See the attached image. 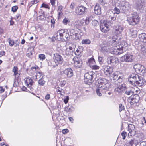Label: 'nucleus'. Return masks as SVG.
Segmentation results:
<instances>
[{
	"label": "nucleus",
	"mask_w": 146,
	"mask_h": 146,
	"mask_svg": "<svg viewBox=\"0 0 146 146\" xmlns=\"http://www.w3.org/2000/svg\"><path fill=\"white\" fill-rule=\"evenodd\" d=\"M132 15L131 17L128 18L127 21L130 25H135L139 22L140 18L137 13H134Z\"/></svg>",
	"instance_id": "nucleus-4"
},
{
	"label": "nucleus",
	"mask_w": 146,
	"mask_h": 146,
	"mask_svg": "<svg viewBox=\"0 0 146 146\" xmlns=\"http://www.w3.org/2000/svg\"><path fill=\"white\" fill-rule=\"evenodd\" d=\"M130 102L131 105H133L134 104L138 102L139 100V97L137 94L134 95L132 97L130 98Z\"/></svg>",
	"instance_id": "nucleus-19"
},
{
	"label": "nucleus",
	"mask_w": 146,
	"mask_h": 146,
	"mask_svg": "<svg viewBox=\"0 0 146 146\" xmlns=\"http://www.w3.org/2000/svg\"><path fill=\"white\" fill-rule=\"evenodd\" d=\"M8 41L9 43V45L10 46H12L14 44V42L13 40L10 38H9Z\"/></svg>",
	"instance_id": "nucleus-44"
},
{
	"label": "nucleus",
	"mask_w": 146,
	"mask_h": 146,
	"mask_svg": "<svg viewBox=\"0 0 146 146\" xmlns=\"http://www.w3.org/2000/svg\"><path fill=\"white\" fill-rule=\"evenodd\" d=\"M66 31V30L64 29H61L58 31L57 33V36H58V35H59L60 37V39H61Z\"/></svg>",
	"instance_id": "nucleus-33"
},
{
	"label": "nucleus",
	"mask_w": 146,
	"mask_h": 146,
	"mask_svg": "<svg viewBox=\"0 0 146 146\" xmlns=\"http://www.w3.org/2000/svg\"><path fill=\"white\" fill-rule=\"evenodd\" d=\"M93 13L97 15H100L101 13V10H94Z\"/></svg>",
	"instance_id": "nucleus-51"
},
{
	"label": "nucleus",
	"mask_w": 146,
	"mask_h": 146,
	"mask_svg": "<svg viewBox=\"0 0 146 146\" xmlns=\"http://www.w3.org/2000/svg\"><path fill=\"white\" fill-rule=\"evenodd\" d=\"M99 88L103 89V92L106 93L110 88L109 81L105 78H99L97 80Z\"/></svg>",
	"instance_id": "nucleus-2"
},
{
	"label": "nucleus",
	"mask_w": 146,
	"mask_h": 146,
	"mask_svg": "<svg viewBox=\"0 0 146 146\" xmlns=\"http://www.w3.org/2000/svg\"><path fill=\"white\" fill-rule=\"evenodd\" d=\"M124 92L126 94L128 95H132L133 94V91H132V88L130 87L129 88H126Z\"/></svg>",
	"instance_id": "nucleus-26"
},
{
	"label": "nucleus",
	"mask_w": 146,
	"mask_h": 146,
	"mask_svg": "<svg viewBox=\"0 0 146 146\" xmlns=\"http://www.w3.org/2000/svg\"><path fill=\"white\" fill-rule=\"evenodd\" d=\"M65 110L66 111L69 112H71L73 111L74 110V108L73 106L72 105H69L66 107Z\"/></svg>",
	"instance_id": "nucleus-31"
},
{
	"label": "nucleus",
	"mask_w": 146,
	"mask_h": 146,
	"mask_svg": "<svg viewBox=\"0 0 146 146\" xmlns=\"http://www.w3.org/2000/svg\"><path fill=\"white\" fill-rule=\"evenodd\" d=\"M32 52L31 51H28L27 52L26 56L29 58L32 57Z\"/></svg>",
	"instance_id": "nucleus-50"
},
{
	"label": "nucleus",
	"mask_w": 146,
	"mask_h": 146,
	"mask_svg": "<svg viewBox=\"0 0 146 146\" xmlns=\"http://www.w3.org/2000/svg\"><path fill=\"white\" fill-rule=\"evenodd\" d=\"M102 70L104 74L108 77L110 76L113 72V68L108 66H103Z\"/></svg>",
	"instance_id": "nucleus-8"
},
{
	"label": "nucleus",
	"mask_w": 146,
	"mask_h": 146,
	"mask_svg": "<svg viewBox=\"0 0 146 146\" xmlns=\"http://www.w3.org/2000/svg\"><path fill=\"white\" fill-rule=\"evenodd\" d=\"M139 37L141 41L144 43L146 42V34L145 33H143L140 34Z\"/></svg>",
	"instance_id": "nucleus-25"
},
{
	"label": "nucleus",
	"mask_w": 146,
	"mask_h": 146,
	"mask_svg": "<svg viewBox=\"0 0 146 146\" xmlns=\"http://www.w3.org/2000/svg\"><path fill=\"white\" fill-rule=\"evenodd\" d=\"M5 91V89L2 87L0 86V94H2V93Z\"/></svg>",
	"instance_id": "nucleus-61"
},
{
	"label": "nucleus",
	"mask_w": 146,
	"mask_h": 146,
	"mask_svg": "<svg viewBox=\"0 0 146 146\" xmlns=\"http://www.w3.org/2000/svg\"><path fill=\"white\" fill-rule=\"evenodd\" d=\"M103 89H102L101 88H98L96 90V92L97 95L99 96H100L102 95V94L101 93H102L103 94H105L106 93L103 92Z\"/></svg>",
	"instance_id": "nucleus-32"
},
{
	"label": "nucleus",
	"mask_w": 146,
	"mask_h": 146,
	"mask_svg": "<svg viewBox=\"0 0 146 146\" xmlns=\"http://www.w3.org/2000/svg\"><path fill=\"white\" fill-rule=\"evenodd\" d=\"M80 24L79 25L80 26L82 25L85 22V19H81L79 21Z\"/></svg>",
	"instance_id": "nucleus-60"
},
{
	"label": "nucleus",
	"mask_w": 146,
	"mask_h": 146,
	"mask_svg": "<svg viewBox=\"0 0 146 146\" xmlns=\"http://www.w3.org/2000/svg\"><path fill=\"white\" fill-rule=\"evenodd\" d=\"M56 92L57 94H60L61 95H63L64 93V90L60 87H58L56 88Z\"/></svg>",
	"instance_id": "nucleus-34"
},
{
	"label": "nucleus",
	"mask_w": 146,
	"mask_h": 146,
	"mask_svg": "<svg viewBox=\"0 0 146 146\" xmlns=\"http://www.w3.org/2000/svg\"><path fill=\"white\" fill-rule=\"evenodd\" d=\"M123 30V28L120 26H117L115 27V34L117 36H119L121 34Z\"/></svg>",
	"instance_id": "nucleus-21"
},
{
	"label": "nucleus",
	"mask_w": 146,
	"mask_h": 146,
	"mask_svg": "<svg viewBox=\"0 0 146 146\" xmlns=\"http://www.w3.org/2000/svg\"><path fill=\"white\" fill-rule=\"evenodd\" d=\"M108 22L104 21L103 23H101L100 25V29L102 32L106 33L109 30L110 26Z\"/></svg>",
	"instance_id": "nucleus-9"
},
{
	"label": "nucleus",
	"mask_w": 146,
	"mask_h": 146,
	"mask_svg": "<svg viewBox=\"0 0 146 146\" xmlns=\"http://www.w3.org/2000/svg\"><path fill=\"white\" fill-rule=\"evenodd\" d=\"M41 13H40L39 11L38 16V17L40 19L42 20L44 19V12L42 10H40Z\"/></svg>",
	"instance_id": "nucleus-35"
},
{
	"label": "nucleus",
	"mask_w": 146,
	"mask_h": 146,
	"mask_svg": "<svg viewBox=\"0 0 146 146\" xmlns=\"http://www.w3.org/2000/svg\"><path fill=\"white\" fill-rule=\"evenodd\" d=\"M63 73L68 78L71 77L73 75V70L71 68H67L65 69Z\"/></svg>",
	"instance_id": "nucleus-23"
},
{
	"label": "nucleus",
	"mask_w": 146,
	"mask_h": 146,
	"mask_svg": "<svg viewBox=\"0 0 146 146\" xmlns=\"http://www.w3.org/2000/svg\"><path fill=\"white\" fill-rule=\"evenodd\" d=\"M73 60L74 62V66L76 68H80L82 66V61L77 57H74Z\"/></svg>",
	"instance_id": "nucleus-16"
},
{
	"label": "nucleus",
	"mask_w": 146,
	"mask_h": 146,
	"mask_svg": "<svg viewBox=\"0 0 146 146\" xmlns=\"http://www.w3.org/2000/svg\"><path fill=\"white\" fill-rule=\"evenodd\" d=\"M119 111L121 112L122 110H124V106L122 105V104H120L119 105Z\"/></svg>",
	"instance_id": "nucleus-54"
},
{
	"label": "nucleus",
	"mask_w": 146,
	"mask_h": 146,
	"mask_svg": "<svg viewBox=\"0 0 146 146\" xmlns=\"http://www.w3.org/2000/svg\"><path fill=\"white\" fill-rule=\"evenodd\" d=\"M128 46V44L125 41H123L121 43L118 42L117 46L113 48L111 54L115 55L121 54L127 49Z\"/></svg>",
	"instance_id": "nucleus-1"
},
{
	"label": "nucleus",
	"mask_w": 146,
	"mask_h": 146,
	"mask_svg": "<svg viewBox=\"0 0 146 146\" xmlns=\"http://www.w3.org/2000/svg\"><path fill=\"white\" fill-rule=\"evenodd\" d=\"M76 13L77 15H81L85 13V10L83 11L82 10H75Z\"/></svg>",
	"instance_id": "nucleus-39"
},
{
	"label": "nucleus",
	"mask_w": 146,
	"mask_h": 146,
	"mask_svg": "<svg viewBox=\"0 0 146 146\" xmlns=\"http://www.w3.org/2000/svg\"><path fill=\"white\" fill-rule=\"evenodd\" d=\"M70 34L71 36L73 35L75 36V38L76 40L79 39V37H78V34L76 33L74 30L72 29L70 30Z\"/></svg>",
	"instance_id": "nucleus-27"
},
{
	"label": "nucleus",
	"mask_w": 146,
	"mask_h": 146,
	"mask_svg": "<svg viewBox=\"0 0 146 146\" xmlns=\"http://www.w3.org/2000/svg\"><path fill=\"white\" fill-rule=\"evenodd\" d=\"M133 68L135 71L138 72H143L145 71L144 67L140 64H135Z\"/></svg>",
	"instance_id": "nucleus-17"
},
{
	"label": "nucleus",
	"mask_w": 146,
	"mask_h": 146,
	"mask_svg": "<svg viewBox=\"0 0 146 146\" xmlns=\"http://www.w3.org/2000/svg\"><path fill=\"white\" fill-rule=\"evenodd\" d=\"M46 82L43 80V78H41L38 81V83L40 86H43L45 84Z\"/></svg>",
	"instance_id": "nucleus-38"
},
{
	"label": "nucleus",
	"mask_w": 146,
	"mask_h": 146,
	"mask_svg": "<svg viewBox=\"0 0 146 146\" xmlns=\"http://www.w3.org/2000/svg\"><path fill=\"white\" fill-rule=\"evenodd\" d=\"M126 89V86L125 84H122L121 85L115 88L114 91L115 92L119 94H121L123 92H124L125 90Z\"/></svg>",
	"instance_id": "nucleus-15"
},
{
	"label": "nucleus",
	"mask_w": 146,
	"mask_h": 146,
	"mask_svg": "<svg viewBox=\"0 0 146 146\" xmlns=\"http://www.w3.org/2000/svg\"><path fill=\"white\" fill-rule=\"evenodd\" d=\"M121 135L122 136V139H125V137L127 136V133L123 131L121 133Z\"/></svg>",
	"instance_id": "nucleus-57"
},
{
	"label": "nucleus",
	"mask_w": 146,
	"mask_h": 146,
	"mask_svg": "<svg viewBox=\"0 0 146 146\" xmlns=\"http://www.w3.org/2000/svg\"><path fill=\"white\" fill-rule=\"evenodd\" d=\"M130 32H131V35L133 37H135L136 36L137 31L135 30H134L133 29L130 30Z\"/></svg>",
	"instance_id": "nucleus-45"
},
{
	"label": "nucleus",
	"mask_w": 146,
	"mask_h": 146,
	"mask_svg": "<svg viewBox=\"0 0 146 146\" xmlns=\"http://www.w3.org/2000/svg\"><path fill=\"white\" fill-rule=\"evenodd\" d=\"M82 43L83 44H89L90 43L91 41L88 39H83L82 41Z\"/></svg>",
	"instance_id": "nucleus-37"
},
{
	"label": "nucleus",
	"mask_w": 146,
	"mask_h": 146,
	"mask_svg": "<svg viewBox=\"0 0 146 146\" xmlns=\"http://www.w3.org/2000/svg\"><path fill=\"white\" fill-rule=\"evenodd\" d=\"M106 42H103L101 44V52L105 55H106L108 51V48H107V44Z\"/></svg>",
	"instance_id": "nucleus-18"
},
{
	"label": "nucleus",
	"mask_w": 146,
	"mask_h": 146,
	"mask_svg": "<svg viewBox=\"0 0 146 146\" xmlns=\"http://www.w3.org/2000/svg\"><path fill=\"white\" fill-rule=\"evenodd\" d=\"M140 144V146H146V141L142 142Z\"/></svg>",
	"instance_id": "nucleus-64"
},
{
	"label": "nucleus",
	"mask_w": 146,
	"mask_h": 146,
	"mask_svg": "<svg viewBox=\"0 0 146 146\" xmlns=\"http://www.w3.org/2000/svg\"><path fill=\"white\" fill-rule=\"evenodd\" d=\"M39 57L40 59L42 60H43L45 58V55L44 54H40L39 56Z\"/></svg>",
	"instance_id": "nucleus-55"
},
{
	"label": "nucleus",
	"mask_w": 146,
	"mask_h": 146,
	"mask_svg": "<svg viewBox=\"0 0 146 146\" xmlns=\"http://www.w3.org/2000/svg\"><path fill=\"white\" fill-rule=\"evenodd\" d=\"M12 71L13 72V75L15 77L19 75V74L18 73V68L17 66H14Z\"/></svg>",
	"instance_id": "nucleus-28"
},
{
	"label": "nucleus",
	"mask_w": 146,
	"mask_h": 146,
	"mask_svg": "<svg viewBox=\"0 0 146 146\" xmlns=\"http://www.w3.org/2000/svg\"><path fill=\"white\" fill-rule=\"evenodd\" d=\"M70 21V20L66 18H65L63 20V23L65 25H67L68 23H69Z\"/></svg>",
	"instance_id": "nucleus-49"
},
{
	"label": "nucleus",
	"mask_w": 146,
	"mask_h": 146,
	"mask_svg": "<svg viewBox=\"0 0 146 146\" xmlns=\"http://www.w3.org/2000/svg\"><path fill=\"white\" fill-rule=\"evenodd\" d=\"M144 84V83L142 80H141L139 78V79L137 80L135 83V85H137L139 86H141Z\"/></svg>",
	"instance_id": "nucleus-36"
},
{
	"label": "nucleus",
	"mask_w": 146,
	"mask_h": 146,
	"mask_svg": "<svg viewBox=\"0 0 146 146\" xmlns=\"http://www.w3.org/2000/svg\"><path fill=\"white\" fill-rule=\"evenodd\" d=\"M91 66V68L93 69H94V70L99 69V68H100L99 66H98L97 65H93Z\"/></svg>",
	"instance_id": "nucleus-58"
},
{
	"label": "nucleus",
	"mask_w": 146,
	"mask_h": 146,
	"mask_svg": "<svg viewBox=\"0 0 146 146\" xmlns=\"http://www.w3.org/2000/svg\"><path fill=\"white\" fill-rule=\"evenodd\" d=\"M139 79V77L137 74H131L128 79L130 83L133 85H135V83L137 80Z\"/></svg>",
	"instance_id": "nucleus-14"
},
{
	"label": "nucleus",
	"mask_w": 146,
	"mask_h": 146,
	"mask_svg": "<svg viewBox=\"0 0 146 146\" xmlns=\"http://www.w3.org/2000/svg\"><path fill=\"white\" fill-rule=\"evenodd\" d=\"M66 48L67 49L69 48L70 50L73 51L76 48L75 45L72 43H70L68 45L67 44L66 46Z\"/></svg>",
	"instance_id": "nucleus-24"
},
{
	"label": "nucleus",
	"mask_w": 146,
	"mask_h": 146,
	"mask_svg": "<svg viewBox=\"0 0 146 146\" xmlns=\"http://www.w3.org/2000/svg\"><path fill=\"white\" fill-rule=\"evenodd\" d=\"M88 62L90 65L94 64L95 63V61L93 58H91L89 59Z\"/></svg>",
	"instance_id": "nucleus-47"
},
{
	"label": "nucleus",
	"mask_w": 146,
	"mask_h": 146,
	"mask_svg": "<svg viewBox=\"0 0 146 146\" xmlns=\"http://www.w3.org/2000/svg\"><path fill=\"white\" fill-rule=\"evenodd\" d=\"M69 36V34L68 33V32L66 30L65 32L64 33L63 35L62 36V38L61 39L63 38L64 40V38H66L67 39Z\"/></svg>",
	"instance_id": "nucleus-42"
},
{
	"label": "nucleus",
	"mask_w": 146,
	"mask_h": 146,
	"mask_svg": "<svg viewBox=\"0 0 146 146\" xmlns=\"http://www.w3.org/2000/svg\"><path fill=\"white\" fill-rule=\"evenodd\" d=\"M92 18H93V17L92 16L86 17V19H85V24L86 25H88L89 22L92 20Z\"/></svg>",
	"instance_id": "nucleus-40"
},
{
	"label": "nucleus",
	"mask_w": 146,
	"mask_h": 146,
	"mask_svg": "<svg viewBox=\"0 0 146 146\" xmlns=\"http://www.w3.org/2000/svg\"><path fill=\"white\" fill-rule=\"evenodd\" d=\"M110 2L109 0H102L101 1V3L102 5H104V4H107Z\"/></svg>",
	"instance_id": "nucleus-56"
},
{
	"label": "nucleus",
	"mask_w": 146,
	"mask_h": 146,
	"mask_svg": "<svg viewBox=\"0 0 146 146\" xmlns=\"http://www.w3.org/2000/svg\"><path fill=\"white\" fill-rule=\"evenodd\" d=\"M7 95L6 93L3 94H0V106H1L4 100L7 97Z\"/></svg>",
	"instance_id": "nucleus-30"
},
{
	"label": "nucleus",
	"mask_w": 146,
	"mask_h": 146,
	"mask_svg": "<svg viewBox=\"0 0 146 146\" xmlns=\"http://www.w3.org/2000/svg\"><path fill=\"white\" fill-rule=\"evenodd\" d=\"M134 59L133 55L128 53L123 56L121 58V60L122 61L131 62L133 61Z\"/></svg>",
	"instance_id": "nucleus-10"
},
{
	"label": "nucleus",
	"mask_w": 146,
	"mask_h": 146,
	"mask_svg": "<svg viewBox=\"0 0 146 146\" xmlns=\"http://www.w3.org/2000/svg\"><path fill=\"white\" fill-rule=\"evenodd\" d=\"M53 59L56 66L59 64H62L63 61L62 57L60 55L57 53L54 54Z\"/></svg>",
	"instance_id": "nucleus-13"
},
{
	"label": "nucleus",
	"mask_w": 146,
	"mask_h": 146,
	"mask_svg": "<svg viewBox=\"0 0 146 146\" xmlns=\"http://www.w3.org/2000/svg\"><path fill=\"white\" fill-rule=\"evenodd\" d=\"M141 50L143 54L146 53V45L144 44L141 46Z\"/></svg>",
	"instance_id": "nucleus-41"
},
{
	"label": "nucleus",
	"mask_w": 146,
	"mask_h": 146,
	"mask_svg": "<svg viewBox=\"0 0 146 146\" xmlns=\"http://www.w3.org/2000/svg\"><path fill=\"white\" fill-rule=\"evenodd\" d=\"M66 81L64 80H62L60 81L59 85L61 87H63L66 84Z\"/></svg>",
	"instance_id": "nucleus-53"
},
{
	"label": "nucleus",
	"mask_w": 146,
	"mask_h": 146,
	"mask_svg": "<svg viewBox=\"0 0 146 146\" xmlns=\"http://www.w3.org/2000/svg\"><path fill=\"white\" fill-rule=\"evenodd\" d=\"M31 70L33 72H35L36 74L35 76H33L34 79L39 80L41 78H43L42 73L38 71L39 70V68L37 66L32 67L31 68Z\"/></svg>",
	"instance_id": "nucleus-5"
},
{
	"label": "nucleus",
	"mask_w": 146,
	"mask_h": 146,
	"mask_svg": "<svg viewBox=\"0 0 146 146\" xmlns=\"http://www.w3.org/2000/svg\"><path fill=\"white\" fill-rule=\"evenodd\" d=\"M120 1L118 0H113L112 3L114 5H115V7L114 8V9H119V8L117 7L119 6L120 5L119 4Z\"/></svg>",
	"instance_id": "nucleus-29"
},
{
	"label": "nucleus",
	"mask_w": 146,
	"mask_h": 146,
	"mask_svg": "<svg viewBox=\"0 0 146 146\" xmlns=\"http://www.w3.org/2000/svg\"><path fill=\"white\" fill-rule=\"evenodd\" d=\"M25 82L27 87V88L23 86L22 89L23 91L30 92L33 90V80L29 77L25 78L24 79Z\"/></svg>",
	"instance_id": "nucleus-3"
},
{
	"label": "nucleus",
	"mask_w": 146,
	"mask_h": 146,
	"mask_svg": "<svg viewBox=\"0 0 146 146\" xmlns=\"http://www.w3.org/2000/svg\"><path fill=\"white\" fill-rule=\"evenodd\" d=\"M128 128L129 131V133L128 134V136H132L134 135L135 132V126L132 124H130L128 125Z\"/></svg>",
	"instance_id": "nucleus-20"
},
{
	"label": "nucleus",
	"mask_w": 146,
	"mask_h": 146,
	"mask_svg": "<svg viewBox=\"0 0 146 146\" xmlns=\"http://www.w3.org/2000/svg\"><path fill=\"white\" fill-rule=\"evenodd\" d=\"M13 86L15 87H16L18 85V82H17L15 80L13 83Z\"/></svg>",
	"instance_id": "nucleus-63"
},
{
	"label": "nucleus",
	"mask_w": 146,
	"mask_h": 146,
	"mask_svg": "<svg viewBox=\"0 0 146 146\" xmlns=\"http://www.w3.org/2000/svg\"><path fill=\"white\" fill-rule=\"evenodd\" d=\"M41 7L44 8H45L49 9L50 8L49 7L48 5L47 4L43 3L41 6Z\"/></svg>",
	"instance_id": "nucleus-59"
},
{
	"label": "nucleus",
	"mask_w": 146,
	"mask_h": 146,
	"mask_svg": "<svg viewBox=\"0 0 146 146\" xmlns=\"http://www.w3.org/2000/svg\"><path fill=\"white\" fill-rule=\"evenodd\" d=\"M119 62L118 59L117 58L113 56H109L107 59V62L108 64L115 65Z\"/></svg>",
	"instance_id": "nucleus-11"
},
{
	"label": "nucleus",
	"mask_w": 146,
	"mask_h": 146,
	"mask_svg": "<svg viewBox=\"0 0 146 146\" xmlns=\"http://www.w3.org/2000/svg\"><path fill=\"white\" fill-rule=\"evenodd\" d=\"M58 36H57V35L56 36H55V38L54 36H53L51 38L50 37H49V38L51 39V41H52V42H54L55 41V39H57L58 40H61L60 39L58 38L57 37Z\"/></svg>",
	"instance_id": "nucleus-48"
},
{
	"label": "nucleus",
	"mask_w": 146,
	"mask_h": 146,
	"mask_svg": "<svg viewBox=\"0 0 146 146\" xmlns=\"http://www.w3.org/2000/svg\"><path fill=\"white\" fill-rule=\"evenodd\" d=\"M138 143L137 141L133 139L127 141L124 146H136Z\"/></svg>",
	"instance_id": "nucleus-22"
},
{
	"label": "nucleus",
	"mask_w": 146,
	"mask_h": 146,
	"mask_svg": "<svg viewBox=\"0 0 146 146\" xmlns=\"http://www.w3.org/2000/svg\"><path fill=\"white\" fill-rule=\"evenodd\" d=\"M81 52L80 51L79 48L77 49L75 52V54L76 56H80L81 55Z\"/></svg>",
	"instance_id": "nucleus-52"
},
{
	"label": "nucleus",
	"mask_w": 146,
	"mask_h": 146,
	"mask_svg": "<svg viewBox=\"0 0 146 146\" xmlns=\"http://www.w3.org/2000/svg\"><path fill=\"white\" fill-rule=\"evenodd\" d=\"M110 12H112L114 15L119 14L120 12V10H110Z\"/></svg>",
	"instance_id": "nucleus-43"
},
{
	"label": "nucleus",
	"mask_w": 146,
	"mask_h": 146,
	"mask_svg": "<svg viewBox=\"0 0 146 146\" xmlns=\"http://www.w3.org/2000/svg\"><path fill=\"white\" fill-rule=\"evenodd\" d=\"M123 74L122 73L119 72H117L113 75V80L115 82L121 83L123 81Z\"/></svg>",
	"instance_id": "nucleus-6"
},
{
	"label": "nucleus",
	"mask_w": 146,
	"mask_h": 146,
	"mask_svg": "<svg viewBox=\"0 0 146 146\" xmlns=\"http://www.w3.org/2000/svg\"><path fill=\"white\" fill-rule=\"evenodd\" d=\"M94 73L92 72H89L85 74L84 77L85 82L88 84H90L92 82Z\"/></svg>",
	"instance_id": "nucleus-7"
},
{
	"label": "nucleus",
	"mask_w": 146,
	"mask_h": 146,
	"mask_svg": "<svg viewBox=\"0 0 146 146\" xmlns=\"http://www.w3.org/2000/svg\"><path fill=\"white\" fill-rule=\"evenodd\" d=\"M118 40L117 39H116L115 38V40H114V38L111 39L110 40L107 41H104V42H106V44H107V46H113L110 50V52L111 53L112 50L114 46H117L118 42Z\"/></svg>",
	"instance_id": "nucleus-12"
},
{
	"label": "nucleus",
	"mask_w": 146,
	"mask_h": 146,
	"mask_svg": "<svg viewBox=\"0 0 146 146\" xmlns=\"http://www.w3.org/2000/svg\"><path fill=\"white\" fill-rule=\"evenodd\" d=\"M92 25L94 26H96L98 25V21L96 20H93L92 22Z\"/></svg>",
	"instance_id": "nucleus-46"
},
{
	"label": "nucleus",
	"mask_w": 146,
	"mask_h": 146,
	"mask_svg": "<svg viewBox=\"0 0 146 146\" xmlns=\"http://www.w3.org/2000/svg\"><path fill=\"white\" fill-rule=\"evenodd\" d=\"M68 132V129H65L62 130V132L64 134H65L67 133Z\"/></svg>",
	"instance_id": "nucleus-62"
}]
</instances>
